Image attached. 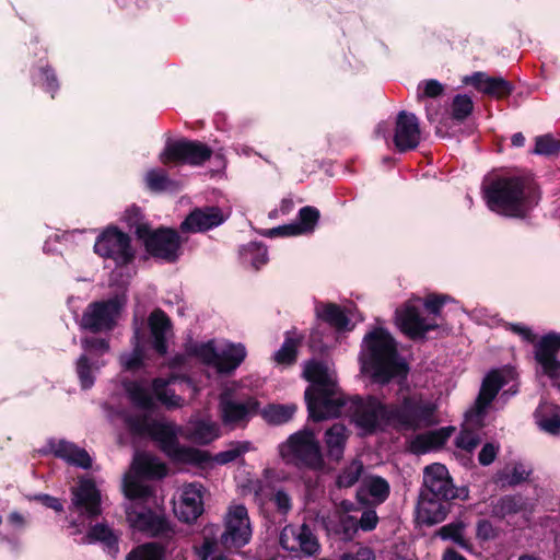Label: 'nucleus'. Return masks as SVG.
<instances>
[{
    "label": "nucleus",
    "mask_w": 560,
    "mask_h": 560,
    "mask_svg": "<svg viewBox=\"0 0 560 560\" xmlns=\"http://www.w3.org/2000/svg\"><path fill=\"white\" fill-rule=\"evenodd\" d=\"M148 326L152 336V347L160 354L167 352L166 332L172 328V322L161 308H155L148 318Z\"/></svg>",
    "instance_id": "cd10ccee"
},
{
    "label": "nucleus",
    "mask_w": 560,
    "mask_h": 560,
    "mask_svg": "<svg viewBox=\"0 0 560 560\" xmlns=\"http://www.w3.org/2000/svg\"><path fill=\"white\" fill-rule=\"evenodd\" d=\"M420 493L427 497L442 498L450 501L453 499L465 500L468 498V490L465 488H455L447 468L439 463L424 468L423 485Z\"/></svg>",
    "instance_id": "9b49d317"
},
{
    "label": "nucleus",
    "mask_w": 560,
    "mask_h": 560,
    "mask_svg": "<svg viewBox=\"0 0 560 560\" xmlns=\"http://www.w3.org/2000/svg\"><path fill=\"white\" fill-rule=\"evenodd\" d=\"M560 334L548 332L534 343V358L541 366L542 373L550 378L560 377Z\"/></svg>",
    "instance_id": "dca6fc26"
},
{
    "label": "nucleus",
    "mask_w": 560,
    "mask_h": 560,
    "mask_svg": "<svg viewBox=\"0 0 560 560\" xmlns=\"http://www.w3.org/2000/svg\"><path fill=\"white\" fill-rule=\"evenodd\" d=\"M122 489L126 498L130 500L147 499L152 494L149 486L142 485L129 477H125Z\"/></svg>",
    "instance_id": "5fc2aeb1"
},
{
    "label": "nucleus",
    "mask_w": 560,
    "mask_h": 560,
    "mask_svg": "<svg viewBox=\"0 0 560 560\" xmlns=\"http://www.w3.org/2000/svg\"><path fill=\"white\" fill-rule=\"evenodd\" d=\"M245 252H249L255 254V256L252 259V265L259 269L262 265H265L268 260L267 256V248L260 244L257 243H250L246 248Z\"/></svg>",
    "instance_id": "0e129e2a"
},
{
    "label": "nucleus",
    "mask_w": 560,
    "mask_h": 560,
    "mask_svg": "<svg viewBox=\"0 0 560 560\" xmlns=\"http://www.w3.org/2000/svg\"><path fill=\"white\" fill-rule=\"evenodd\" d=\"M132 351L120 355V363L127 371L138 370L142 366L144 358V348L142 345L141 330L137 327L131 339Z\"/></svg>",
    "instance_id": "a19ab883"
},
{
    "label": "nucleus",
    "mask_w": 560,
    "mask_h": 560,
    "mask_svg": "<svg viewBox=\"0 0 560 560\" xmlns=\"http://www.w3.org/2000/svg\"><path fill=\"white\" fill-rule=\"evenodd\" d=\"M250 448V442L248 441H237L230 444V447L225 451H222L214 456V462L219 465H225L231 462L236 460L238 457L247 453Z\"/></svg>",
    "instance_id": "09e8293b"
},
{
    "label": "nucleus",
    "mask_w": 560,
    "mask_h": 560,
    "mask_svg": "<svg viewBox=\"0 0 560 560\" xmlns=\"http://www.w3.org/2000/svg\"><path fill=\"white\" fill-rule=\"evenodd\" d=\"M349 434L342 423H335L325 432L324 441L326 445L327 457L334 462H340L343 457L345 447Z\"/></svg>",
    "instance_id": "473e14b6"
},
{
    "label": "nucleus",
    "mask_w": 560,
    "mask_h": 560,
    "mask_svg": "<svg viewBox=\"0 0 560 560\" xmlns=\"http://www.w3.org/2000/svg\"><path fill=\"white\" fill-rule=\"evenodd\" d=\"M164 548L156 542H148L138 546L127 556L126 560H163Z\"/></svg>",
    "instance_id": "de8ad7c7"
},
{
    "label": "nucleus",
    "mask_w": 560,
    "mask_h": 560,
    "mask_svg": "<svg viewBox=\"0 0 560 560\" xmlns=\"http://www.w3.org/2000/svg\"><path fill=\"white\" fill-rule=\"evenodd\" d=\"M322 523L329 534L338 536L342 540H351L358 532V520L336 510L331 514L322 517Z\"/></svg>",
    "instance_id": "bb28decb"
},
{
    "label": "nucleus",
    "mask_w": 560,
    "mask_h": 560,
    "mask_svg": "<svg viewBox=\"0 0 560 560\" xmlns=\"http://www.w3.org/2000/svg\"><path fill=\"white\" fill-rule=\"evenodd\" d=\"M465 528L463 521H455L442 526L438 535L443 540H452L464 550L472 551V544L464 536Z\"/></svg>",
    "instance_id": "79ce46f5"
},
{
    "label": "nucleus",
    "mask_w": 560,
    "mask_h": 560,
    "mask_svg": "<svg viewBox=\"0 0 560 560\" xmlns=\"http://www.w3.org/2000/svg\"><path fill=\"white\" fill-rule=\"evenodd\" d=\"M454 431H455L454 427H444L439 430L425 432L427 433L425 439H428L430 441L433 450H435V448L443 446Z\"/></svg>",
    "instance_id": "680f3d73"
},
{
    "label": "nucleus",
    "mask_w": 560,
    "mask_h": 560,
    "mask_svg": "<svg viewBox=\"0 0 560 560\" xmlns=\"http://www.w3.org/2000/svg\"><path fill=\"white\" fill-rule=\"evenodd\" d=\"M348 411L355 425L366 434L375 433L377 430H384L385 427H388L389 405L383 404L374 396L351 398Z\"/></svg>",
    "instance_id": "0eeeda50"
},
{
    "label": "nucleus",
    "mask_w": 560,
    "mask_h": 560,
    "mask_svg": "<svg viewBox=\"0 0 560 560\" xmlns=\"http://www.w3.org/2000/svg\"><path fill=\"white\" fill-rule=\"evenodd\" d=\"M102 495L96 483L91 478H79L75 487L71 489V504L69 509L89 520L102 514Z\"/></svg>",
    "instance_id": "4468645a"
},
{
    "label": "nucleus",
    "mask_w": 560,
    "mask_h": 560,
    "mask_svg": "<svg viewBox=\"0 0 560 560\" xmlns=\"http://www.w3.org/2000/svg\"><path fill=\"white\" fill-rule=\"evenodd\" d=\"M132 470L143 478H163L167 475L166 465L155 456L149 454H137L132 462Z\"/></svg>",
    "instance_id": "c9c22d12"
},
{
    "label": "nucleus",
    "mask_w": 560,
    "mask_h": 560,
    "mask_svg": "<svg viewBox=\"0 0 560 560\" xmlns=\"http://www.w3.org/2000/svg\"><path fill=\"white\" fill-rule=\"evenodd\" d=\"M305 400L310 417L314 421L338 417L347 405L345 398L339 394L338 386L330 392L305 390Z\"/></svg>",
    "instance_id": "2eb2a0df"
},
{
    "label": "nucleus",
    "mask_w": 560,
    "mask_h": 560,
    "mask_svg": "<svg viewBox=\"0 0 560 560\" xmlns=\"http://www.w3.org/2000/svg\"><path fill=\"white\" fill-rule=\"evenodd\" d=\"M450 513V500L419 494L417 517L420 523L432 526L443 522Z\"/></svg>",
    "instance_id": "b1692460"
},
{
    "label": "nucleus",
    "mask_w": 560,
    "mask_h": 560,
    "mask_svg": "<svg viewBox=\"0 0 560 560\" xmlns=\"http://www.w3.org/2000/svg\"><path fill=\"white\" fill-rule=\"evenodd\" d=\"M144 182L149 190L153 192H163L173 190L177 187L176 182L171 179L166 171L162 168H152L147 172Z\"/></svg>",
    "instance_id": "c03bdc74"
},
{
    "label": "nucleus",
    "mask_w": 560,
    "mask_h": 560,
    "mask_svg": "<svg viewBox=\"0 0 560 560\" xmlns=\"http://www.w3.org/2000/svg\"><path fill=\"white\" fill-rule=\"evenodd\" d=\"M389 490V483L386 479L380 476H369L363 480L357 495L360 499L361 493L365 492L377 503H383L388 498Z\"/></svg>",
    "instance_id": "58836bf2"
},
{
    "label": "nucleus",
    "mask_w": 560,
    "mask_h": 560,
    "mask_svg": "<svg viewBox=\"0 0 560 560\" xmlns=\"http://www.w3.org/2000/svg\"><path fill=\"white\" fill-rule=\"evenodd\" d=\"M396 322L400 330L411 339L422 338L428 331L439 327L434 318L423 317L419 306L412 302L396 311Z\"/></svg>",
    "instance_id": "f3484780"
},
{
    "label": "nucleus",
    "mask_w": 560,
    "mask_h": 560,
    "mask_svg": "<svg viewBox=\"0 0 560 560\" xmlns=\"http://www.w3.org/2000/svg\"><path fill=\"white\" fill-rule=\"evenodd\" d=\"M126 513L128 521L135 528L152 537L168 538L174 534V530L167 518L162 514L153 512L152 510L133 512L127 509Z\"/></svg>",
    "instance_id": "412c9836"
},
{
    "label": "nucleus",
    "mask_w": 560,
    "mask_h": 560,
    "mask_svg": "<svg viewBox=\"0 0 560 560\" xmlns=\"http://www.w3.org/2000/svg\"><path fill=\"white\" fill-rule=\"evenodd\" d=\"M126 393L131 404L143 410H152L154 408V400L148 388L138 382H130L126 386Z\"/></svg>",
    "instance_id": "a18cd8bd"
},
{
    "label": "nucleus",
    "mask_w": 560,
    "mask_h": 560,
    "mask_svg": "<svg viewBox=\"0 0 560 560\" xmlns=\"http://www.w3.org/2000/svg\"><path fill=\"white\" fill-rule=\"evenodd\" d=\"M504 377L498 370L489 372L481 383L474 409L467 412L466 417H476L478 421L482 420L487 408L497 397L498 393L504 386Z\"/></svg>",
    "instance_id": "5701e85b"
},
{
    "label": "nucleus",
    "mask_w": 560,
    "mask_h": 560,
    "mask_svg": "<svg viewBox=\"0 0 560 560\" xmlns=\"http://www.w3.org/2000/svg\"><path fill=\"white\" fill-rule=\"evenodd\" d=\"M539 428L550 434L560 433V416L553 413L549 417H541L537 420Z\"/></svg>",
    "instance_id": "69168bd1"
},
{
    "label": "nucleus",
    "mask_w": 560,
    "mask_h": 560,
    "mask_svg": "<svg viewBox=\"0 0 560 560\" xmlns=\"http://www.w3.org/2000/svg\"><path fill=\"white\" fill-rule=\"evenodd\" d=\"M228 215L221 208L206 206L195 208L180 223L179 230L183 233H203L224 223Z\"/></svg>",
    "instance_id": "6ab92c4d"
},
{
    "label": "nucleus",
    "mask_w": 560,
    "mask_h": 560,
    "mask_svg": "<svg viewBox=\"0 0 560 560\" xmlns=\"http://www.w3.org/2000/svg\"><path fill=\"white\" fill-rule=\"evenodd\" d=\"M364 471V465L360 459H353L348 466L341 469L336 479L338 488H350L354 486Z\"/></svg>",
    "instance_id": "49530a36"
},
{
    "label": "nucleus",
    "mask_w": 560,
    "mask_h": 560,
    "mask_svg": "<svg viewBox=\"0 0 560 560\" xmlns=\"http://www.w3.org/2000/svg\"><path fill=\"white\" fill-rule=\"evenodd\" d=\"M476 536L482 541H488L494 539L498 536V532L490 521L479 520L476 526Z\"/></svg>",
    "instance_id": "e2e57ef3"
},
{
    "label": "nucleus",
    "mask_w": 560,
    "mask_h": 560,
    "mask_svg": "<svg viewBox=\"0 0 560 560\" xmlns=\"http://www.w3.org/2000/svg\"><path fill=\"white\" fill-rule=\"evenodd\" d=\"M490 210L511 218H525L539 202L540 191L527 176H501L485 189Z\"/></svg>",
    "instance_id": "f03ea898"
},
{
    "label": "nucleus",
    "mask_w": 560,
    "mask_h": 560,
    "mask_svg": "<svg viewBox=\"0 0 560 560\" xmlns=\"http://www.w3.org/2000/svg\"><path fill=\"white\" fill-rule=\"evenodd\" d=\"M219 407L222 422L225 425L235 427L246 423L256 415L259 402L254 397H247L245 400L238 401L233 399L228 393H224L220 396Z\"/></svg>",
    "instance_id": "a211bd4d"
},
{
    "label": "nucleus",
    "mask_w": 560,
    "mask_h": 560,
    "mask_svg": "<svg viewBox=\"0 0 560 560\" xmlns=\"http://www.w3.org/2000/svg\"><path fill=\"white\" fill-rule=\"evenodd\" d=\"M474 109L471 97L466 94H457L452 104V116L458 121L466 119Z\"/></svg>",
    "instance_id": "864d4df0"
},
{
    "label": "nucleus",
    "mask_w": 560,
    "mask_h": 560,
    "mask_svg": "<svg viewBox=\"0 0 560 560\" xmlns=\"http://www.w3.org/2000/svg\"><path fill=\"white\" fill-rule=\"evenodd\" d=\"M203 491L202 485L197 482L184 487L180 501L174 508V512L179 521L191 523L202 514Z\"/></svg>",
    "instance_id": "4be33fe9"
},
{
    "label": "nucleus",
    "mask_w": 560,
    "mask_h": 560,
    "mask_svg": "<svg viewBox=\"0 0 560 560\" xmlns=\"http://www.w3.org/2000/svg\"><path fill=\"white\" fill-rule=\"evenodd\" d=\"M136 236L153 258L175 262L182 255L183 241L175 229L161 226L152 230L149 224H143L137 226Z\"/></svg>",
    "instance_id": "423d86ee"
},
{
    "label": "nucleus",
    "mask_w": 560,
    "mask_h": 560,
    "mask_svg": "<svg viewBox=\"0 0 560 560\" xmlns=\"http://www.w3.org/2000/svg\"><path fill=\"white\" fill-rule=\"evenodd\" d=\"M560 151V140L551 135H544L536 138L533 153L539 155H552Z\"/></svg>",
    "instance_id": "6e6d98bb"
},
{
    "label": "nucleus",
    "mask_w": 560,
    "mask_h": 560,
    "mask_svg": "<svg viewBox=\"0 0 560 560\" xmlns=\"http://www.w3.org/2000/svg\"><path fill=\"white\" fill-rule=\"evenodd\" d=\"M444 86L438 80L431 79L423 82V92L418 94V100L423 97L434 98L442 95Z\"/></svg>",
    "instance_id": "338daca9"
},
{
    "label": "nucleus",
    "mask_w": 560,
    "mask_h": 560,
    "mask_svg": "<svg viewBox=\"0 0 560 560\" xmlns=\"http://www.w3.org/2000/svg\"><path fill=\"white\" fill-rule=\"evenodd\" d=\"M269 500L275 504L277 512L284 516L288 515L293 508L292 497L283 488L277 489Z\"/></svg>",
    "instance_id": "13d9d810"
},
{
    "label": "nucleus",
    "mask_w": 560,
    "mask_h": 560,
    "mask_svg": "<svg viewBox=\"0 0 560 560\" xmlns=\"http://www.w3.org/2000/svg\"><path fill=\"white\" fill-rule=\"evenodd\" d=\"M94 252L102 258L114 260L117 266H126L135 258L131 237L117 226L106 228L96 237Z\"/></svg>",
    "instance_id": "6e6552de"
},
{
    "label": "nucleus",
    "mask_w": 560,
    "mask_h": 560,
    "mask_svg": "<svg viewBox=\"0 0 560 560\" xmlns=\"http://www.w3.org/2000/svg\"><path fill=\"white\" fill-rule=\"evenodd\" d=\"M315 314L318 319L328 324L337 331L350 330V318L336 303H320L315 307Z\"/></svg>",
    "instance_id": "f704fd0d"
},
{
    "label": "nucleus",
    "mask_w": 560,
    "mask_h": 560,
    "mask_svg": "<svg viewBox=\"0 0 560 560\" xmlns=\"http://www.w3.org/2000/svg\"><path fill=\"white\" fill-rule=\"evenodd\" d=\"M158 421L150 420L147 416H129L126 418V424L132 434L149 435L152 434V425Z\"/></svg>",
    "instance_id": "603ef678"
},
{
    "label": "nucleus",
    "mask_w": 560,
    "mask_h": 560,
    "mask_svg": "<svg viewBox=\"0 0 560 560\" xmlns=\"http://www.w3.org/2000/svg\"><path fill=\"white\" fill-rule=\"evenodd\" d=\"M319 211L315 207L305 206L300 209L298 215V226L302 234L312 233L318 221H319Z\"/></svg>",
    "instance_id": "8fccbe9b"
},
{
    "label": "nucleus",
    "mask_w": 560,
    "mask_h": 560,
    "mask_svg": "<svg viewBox=\"0 0 560 560\" xmlns=\"http://www.w3.org/2000/svg\"><path fill=\"white\" fill-rule=\"evenodd\" d=\"M180 428L173 422L158 421L152 425L151 439L155 441L159 448L173 462L203 465L210 462L208 452L179 444L178 434Z\"/></svg>",
    "instance_id": "39448f33"
},
{
    "label": "nucleus",
    "mask_w": 560,
    "mask_h": 560,
    "mask_svg": "<svg viewBox=\"0 0 560 560\" xmlns=\"http://www.w3.org/2000/svg\"><path fill=\"white\" fill-rule=\"evenodd\" d=\"M421 139L419 119L412 113L400 110L397 114L394 129V144L399 152L415 150Z\"/></svg>",
    "instance_id": "aec40b11"
},
{
    "label": "nucleus",
    "mask_w": 560,
    "mask_h": 560,
    "mask_svg": "<svg viewBox=\"0 0 560 560\" xmlns=\"http://www.w3.org/2000/svg\"><path fill=\"white\" fill-rule=\"evenodd\" d=\"M339 560H375V556L371 548L360 547L355 552L341 555Z\"/></svg>",
    "instance_id": "774afa93"
},
{
    "label": "nucleus",
    "mask_w": 560,
    "mask_h": 560,
    "mask_svg": "<svg viewBox=\"0 0 560 560\" xmlns=\"http://www.w3.org/2000/svg\"><path fill=\"white\" fill-rule=\"evenodd\" d=\"M480 442L481 439L479 433L466 428L462 429L455 439V445L469 453L472 452Z\"/></svg>",
    "instance_id": "4d7b16f0"
},
{
    "label": "nucleus",
    "mask_w": 560,
    "mask_h": 560,
    "mask_svg": "<svg viewBox=\"0 0 560 560\" xmlns=\"http://www.w3.org/2000/svg\"><path fill=\"white\" fill-rule=\"evenodd\" d=\"M450 300L448 295L444 294H429L423 301L424 308L431 315V318H434L436 322V317L441 315L442 307Z\"/></svg>",
    "instance_id": "052dcab7"
},
{
    "label": "nucleus",
    "mask_w": 560,
    "mask_h": 560,
    "mask_svg": "<svg viewBox=\"0 0 560 560\" xmlns=\"http://www.w3.org/2000/svg\"><path fill=\"white\" fill-rule=\"evenodd\" d=\"M49 445L56 457L83 469L91 468L92 458L84 448L65 440L50 442Z\"/></svg>",
    "instance_id": "c85d7f7f"
},
{
    "label": "nucleus",
    "mask_w": 560,
    "mask_h": 560,
    "mask_svg": "<svg viewBox=\"0 0 560 560\" xmlns=\"http://www.w3.org/2000/svg\"><path fill=\"white\" fill-rule=\"evenodd\" d=\"M212 156V149L194 140H177L167 143L161 154L162 163L175 162L191 166L203 165Z\"/></svg>",
    "instance_id": "ddd939ff"
},
{
    "label": "nucleus",
    "mask_w": 560,
    "mask_h": 560,
    "mask_svg": "<svg viewBox=\"0 0 560 560\" xmlns=\"http://www.w3.org/2000/svg\"><path fill=\"white\" fill-rule=\"evenodd\" d=\"M436 405L421 395L404 396L399 402L389 404L387 425L397 431H419L435 425Z\"/></svg>",
    "instance_id": "7ed1b4c3"
},
{
    "label": "nucleus",
    "mask_w": 560,
    "mask_h": 560,
    "mask_svg": "<svg viewBox=\"0 0 560 560\" xmlns=\"http://www.w3.org/2000/svg\"><path fill=\"white\" fill-rule=\"evenodd\" d=\"M183 381H186L189 384L188 380L179 376H171L170 378H154L152 381V390L154 393V396L167 409H175L182 407L184 404L183 397L177 395L175 390L170 387V385Z\"/></svg>",
    "instance_id": "c756f323"
},
{
    "label": "nucleus",
    "mask_w": 560,
    "mask_h": 560,
    "mask_svg": "<svg viewBox=\"0 0 560 560\" xmlns=\"http://www.w3.org/2000/svg\"><path fill=\"white\" fill-rule=\"evenodd\" d=\"M121 304L118 299L96 301L83 312L80 327L93 334L110 331L115 328Z\"/></svg>",
    "instance_id": "f8f14e48"
},
{
    "label": "nucleus",
    "mask_w": 560,
    "mask_h": 560,
    "mask_svg": "<svg viewBox=\"0 0 560 560\" xmlns=\"http://www.w3.org/2000/svg\"><path fill=\"white\" fill-rule=\"evenodd\" d=\"M282 459L299 469L319 471L325 467V459L313 430L303 429L291 434L279 448Z\"/></svg>",
    "instance_id": "20e7f679"
},
{
    "label": "nucleus",
    "mask_w": 560,
    "mask_h": 560,
    "mask_svg": "<svg viewBox=\"0 0 560 560\" xmlns=\"http://www.w3.org/2000/svg\"><path fill=\"white\" fill-rule=\"evenodd\" d=\"M303 377L311 383L306 390L312 393L330 392L338 386L327 365L317 360L305 362Z\"/></svg>",
    "instance_id": "393cba45"
},
{
    "label": "nucleus",
    "mask_w": 560,
    "mask_h": 560,
    "mask_svg": "<svg viewBox=\"0 0 560 560\" xmlns=\"http://www.w3.org/2000/svg\"><path fill=\"white\" fill-rule=\"evenodd\" d=\"M279 542L284 550L303 558L316 557L322 550L317 535L307 523L285 525L280 533Z\"/></svg>",
    "instance_id": "9d476101"
},
{
    "label": "nucleus",
    "mask_w": 560,
    "mask_h": 560,
    "mask_svg": "<svg viewBox=\"0 0 560 560\" xmlns=\"http://www.w3.org/2000/svg\"><path fill=\"white\" fill-rule=\"evenodd\" d=\"M252 527L247 509L243 505L229 508L224 516V529L220 530V544L225 550H237L247 545Z\"/></svg>",
    "instance_id": "1a4fd4ad"
},
{
    "label": "nucleus",
    "mask_w": 560,
    "mask_h": 560,
    "mask_svg": "<svg viewBox=\"0 0 560 560\" xmlns=\"http://www.w3.org/2000/svg\"><path fill=\"white\" fill-rule=\"evenodd\" d=\"M361 372L373 383L387 385L395 378L405 380L409 368L399 354L397 342L383 327H374L363 337L359 353Z\"/></svg>",
    "instance_id": "f257e3e1"
},
{
    "label": "nucleus",
    "mask_w": 560,
    "mask_h": 560,
    "mask_svg": "<svg viewBox=\"0 0 560 560\" xmlns=\"http://www.w3.org/2000/svg\"><path fill=\"white\" fill-rule=\"evenodd\" d=\"M182 435L192 443L207 445L219 438V428L210 421H190L182 432Z\"/></svg>",
    "instance_id": "72a5a7b5"
},
{
    "label": "nucleus",
    "mask_w": 560,
    "mask_h": 560,
    "mask_svg": "<svg viewBox=\"0 0 560 560\" xmlns=\"http://www.w3.org/2000/svg\"><path fill=\"white\" fill-rule=\"evenodd\" d=\"M93 364L86 354H81L77 360V374L83 389H89L94 385V376L92 374Z\"/></svg>",
    "instance_id": "3c124183"
},
{
    "label": "nucleus",
    "mask_w": 560,
    "mask_h": 560,
    "mask_svg": "<svg viewBox=\"0 0 560 560\" xmlns=\"http://www.w3.org/2000/svg\"><path fill=\"white\" fill-rule=\"evenodd\" d=\"M527 509V500L521 494H509L499 498L492 503L493 516L504 518L508 515L517 514Z\"/></svg>",
    "instance_id": "e433bc0d"
},
{
    "label": "nucleus",
    "mask_w": 560,
    "mask_h": 560,
    "mask_svg": "<svg viewBox=\"0 0 560 560\" xmlns=\"http://www.w3.org/2000/svg\"><path fill=\"white\" fill-rule=\"evenodd\" d=\"M83 541L88 544L100 541L108 549L109 552L118 551V538L113 529L104 523H98L92 526L83 538Z\"/></svg>",
    "instance_id": "4c0bfd02"
},
{
    "label": "nucleus",
    "mask_w": 560,
    "mask_h": 560,
    "mask_svg": "<svg viewBox=\"0 0 560 560\" xmlns=\"http://www.w3.org/2000/svg\"><path fill=\"white\" fill-rule=\"evenodd\" d=\"M218 544H220V526L210 524L202 529V542L196 547L199 560L214 557Z\"/></svg>",
    "instance_id": "ea45409f"
},
{
    "label": "nucleus",
    "mask_w": 560,
    "mask_h": 560,
    "mask_svg": "<svg viewBox=\"0 0 560 560\" xmlns=\"http://www.w3.org/2000/svg\"><path fill=\"white\" fill-rule=\"evenodd\" d=\"M246 355L244 345L229 343L218 353L215 369L221 374H230L243 363Z\"/></svg>",
    "instance_id": "2f4dec72"
},
{
    "label": "nucleus",
    "mask_w": 560,
    "mask_h": 560,
    "mask_svg": "<svg viewBox=\"0 0 560 560\" xmlns=\"http://www.w3.org/2000/svg\"><path fill=\"white\" fill-rule=\"evenodd\" d=\"M81 346L90 354L102 355L109 351V341L104 338L86 337L81 340Z\"/></svg>",
    "instance_id": "bf43d9fd"
},
{
    "label": "nucleus",
    "mask_w": 560,
    "mask_h": 560,
    "mask_svg": "<svg viewBox=\"0 0 560 560\" xmlns=\"http://www.w3.org/2000/svg\"><path fill=\"white\" fill-rule=\"evenodd\" d=\"M296 411V406L270 404L261 411L266 422L272 425H280L289 422Z\"/></svg>",
    "instance_id": "37998d69"
},
{
    "label": "nucleus",
    "mask_w": 560,
    "mask_h": 560,
    "mask_svg": "<svg viewBox=\"0 0 560 560\" xmlns=\"http://www.w3.org/2000/svg\"><path fill=\"white\" fill-rule=\"evenodd\" d=\"M470 83L479 92L503 98L509 96L513 91V85L501 77H489L485 72H475L471 77L465 80Z\"/></svg>",
    "instance_id": "a878e982"
},
{
    "label": "nucleus",
    "mask_w": 560,
    "mask_h": 560,
    "mask_svg": "<svg viewBox=\"0 0 560 560\" xmlns=\"http://www.w3.org/2000/svg\"><path fill=\"white\" fill-rule=\"evenodd\" d=\"M303 335L299 334L296 329L285 331L284 341L280 349L273 353V361L278 365L291 366L295 364L299 354V348L303 342Z\"/></svg>",
    "instance_id": "7c9ffc66"
}]
</instances>
